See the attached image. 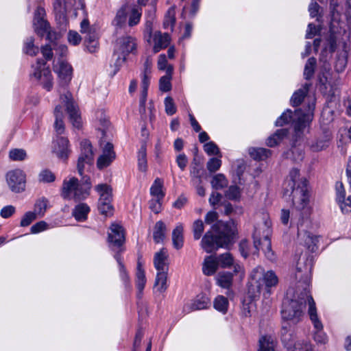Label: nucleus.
<instances>
[{"instance_id":"72a5a7b5","label":"nucleus","mask_w":351,"mask_h":351,"mask_svg":"<svg viewBox=\"0 0 351 351\" xmlns=\"http://www.w3.org/2000/svg\"><path fill=\"white\" fill-rule=\"evenodd\" d=\"M256 297H252L249 293V290L247 291V296L244 298L243 300L242 304V313L245 317H250L251 316V309L254 306V304L253 303V300Z\"/></svg>"},{"instance_id":"6e6d98bb","label":"nucleus","mask_w":351,"mask_h":351,"mask_svg":"<svg viewBox=\"0 0 351 351\" xmlns=\"http://www.w3.org/2000/svg\"><path fill=\"white\" fill-rule=\"evenodd\" d=\"M270 338L263 337L259 340L260 348L258 351H274L273 342L270 341Z\"/></svg>"},{"instance_id":"7c9ffc66","label":"nucleus","mask_w":351,"mask_h":351,"mask_svg":"<svg viewBox=\"0 0 351 351\" xmlns=\"http://www.w3.org/2000/svg\"><path fill=\"white\" fill-rule=\"evenodd\" d=\"M138 169L142 172H146L147 169L146 143H143L138 152Z\"/></svg>"},{"instance_id":"79ce46f5","label":"nucleus","mask_w":351,"mask_h":351,"mask_svg":"<svg viewBox=\"0 0 351 351\" xmlns=\"http://www.w3.org/2000/svg\"><path fill=\"white\" fill-rule=\"evenodd\" d=\"M142 14V9L141 8L134 7L130 12L128 25L130 27H133L137 25L141 19Z\"/></svg>"},{"instance_id":"de8ad7c7","label":"nucleus","mask_w":351,"mask_h":351,"mask_svg":"<svg viewBox=\"0 0 351 351\" xmlns=\"http://www.w3.org/2000/svg\"><path fill=\"white\" fill-rule=\"evenodd\" d=\"M192 229L194 239L199 240L201 238L204 230V226L202 220H195L193 223Z\"/></svg>"},{"instance_id":"f03ea898","label":"nucleus","mask_w":351,"mask_h":351,"mask_svg":"<svg viewBox=\"0 0 351 351\" xmlns=\"http://www.w3.org/2000/svg\"><path fill=\"white\" fill-rule=\"evenodd\" d=\"M237 226L233 219L226 222L217 221L202 237V247L207 253H212L220 247H227L234 242Z\"/></svg>"},{"instance_id":"1a4fd4ad","label":"nucleus","mask_w":351,"mask_h":351,"mask_svg":"<svg viewBox=\"0 0 351 351\" xmlns=\"http://www.w3.org/2000/svg\"><path fill=\"white\" fill-rule=\"evenodd\" d=\"M125 241L124 228L119 223H112L108 233V242L110 248L114 252V254L121 255L125 251Z\"/></svg>"},{"instance_id":"bb28decb","label":"nucleus","mask_w":351,"mask_h":351,"mask_svg":"<svg viewBox=\"0 0 351 351\" xmlns=\"http://www.w3.org/2000/svg\"><path fill=\"white\" fill-rule=\"evenodd\" d=\"M72 211V215L77 221H84L86 219L88 215V206L85 203L77 202Z\"/></svg>"},{"instance_id":"20e7f679","label":"nucleus","mask_w":351,"mask_h":351,"mask_svg":"<svg viewBox=\"0 0 351 351\" xmlns=\"http://www.w3.org/2000/svg\"><path fill=\"white\" fill-rule=\"evenodd\" d=\"M60 104L56 106L54 110V130L58 134H62L64 132L65 125L63 121L64 109L65 108L69 114V119L77 129H80L82 125V119L77 105L75 104L72 95L70 93L60 97Z\"/></svg>"},{"instance_id":"774afa93","label":"nucleus","mask_w":351,"mask_h":351,"mask_svg":"<svg viewBox=\"0 0 351 351\" xmlns=\"http://www.w3.org/2000/svg\"><path fill=\"white\" fill-rule=\"evenodd\" d=\"M82 38L80 34L75 31H70L68 34L69 42L74 45H78L81 42Z\"/></svg>"},{"instance_id":"b1692460","label":"nucleus","mask_w":351,"mask_h":351,"mask_svg":"<svg viewBox=\"0 0 351 351\" xmlns=\"http://www.w3.org/2000/svg\"><path fill=\"white\" fill-rule=\"evenodd\" d=\"M88 156L86 154V142L82 141L81 143V155L78 158L77 162V169L78 173L81 176H84V169L88 163L87 162Z\"/></svg>"},{"instance_id":"a878e982","label":"nucleus","mask_w":351,"mask_h":351,"mask_svg":"<svg viewBox=\"0 0 351 351\" xmlns=\"http://www.w3.org/2000/svg\"><path fill=\"white\" fill-rule=\"evenodd\" d=\"M183 226L181 224L178 225L172 232L173 245L176 250H180L184 244Z\"/></svg>"},{"instance_id":"412c9836","label":"nucleus","mask_w":351,"mask_h":351,"mask_svg":"<svg viewBox=\"0 0 351 351\" xmlns=\"http://www.w3.org/2000/svg\"><path fill=\"white\" fill-rule=\"evenodd\" d=\"M216 280L219 287L230 289L232 285L233 274L228 271H220L217 274Z\"/></svg>"},{"instance_id":"7ed1b4c3","label":"nucleus","mask_w":351,"mask_h":351,"mask_svg":"<svg viewBox=\"0 0 351 351\" xmlns=\"http://www.w3.org/2000/svg\"><path fill=\"white\" fill-rule=\"evenodd\" d=\"M290 193L292 196L293 206L300 211L302 217H308L310 214L307 180L305 178H300V171L296 168L292 169L289 178L285 182L284 194Z\"/></svg>"},{"instance_id":"9d476101","label":"nucleus","mask_w":351,"mask_h":351,"mask_svg":"<svg viewBox=\"0 0 351 351\" xmlns=\"http://www.w3.org/2000/svg\"><path fill=\"white\" fill-rule=\"evenodd\" d=\"M7 184L11 191L19 193L25 190L26 174L20 169H15L8 171L5 176Z\"/></svg>"},{"instance_id":"f8f14e48","label":"nucleus","mask_w":351,"mask_h":351,"mask_svg":"<svg viewBox=\"0 0 351 351\" xmlns=\"http://www.w3.org/2000/svg\"><path fill=\"white\" fill-rule=\"evenodd\" d=\"M33 75L43 85L45 88L48 90H50L52 86L51 75L49 69L45 67L43 62H37Z\"/></svg>"},{"instance_id":"4468645a","label":"nucleus","mask_w":351,"mask_h":351,"mask_svg":"<svg viewBox=\"0 0 351 351\" xmlns=\"http://www.w3.org/2000/svg\"><path fill=\"white\" fill-rule=\"evenodd\" d=\"M73 3L74 0H56L54 11L60 23L66 22V13L72 9Z\"/></svg>"},{"instance_id":"a18cd8bd","label":"nucleus","mask_w":351,"mask_h":351,"mask_svg":"<svg viewBox=\"0 0 351 351\" xmlns=\"http://www.w3.org/2000/svg\"><path fill=\"white\" fill-rule=\"evenodd\" d=\"M9 157L14 161H22L26 159L27 153L23 149H12L9 152Z\"/></svg>"},{"instance_id":"69168bd1","label":"nucleus","mask_w":351,"mask_h":351,"mask_svg":"<svg viewBox=\"0 0 351 351\" xmlns=\"http://www.w3.org/2000/svg\"><path fill=\"white\" fill-rule=\"evenodd\" d=\"M163 198H153L149 201V208L156 214L161 211L162 203Z\"/></svg>"},{"instance_id":"58836bf2","label":"nucleus","mask_w":351,"mask_h":351,"mask_svg":"<svg viewBox=\"0 0 351 351\" xmlns=\"http://www.w3.org/2000/svg\"><path fill=\"white\" fill-rule=\"evenodd\" d=\"M307 92H308L307 88L305 89L300 88V89L296 90L293 93V95H292V97L291 98V100H290L291 104L294 107L298 106L299 105H300L302 104V102L303 101L304 97H306Z\"/></svg>"},{"instance_id":"c756f323","label":"nucleus","mask_w":351,"mask_h":351,"mask_svg":"<svg viewBox=\"0 0 351 351\" xmlns=\"http://www.w3.org/2000/svg\"><path fill=\"white\" fill-rule=\"evenodd\" d=\"M250 156L256 160H263L271 155V151L265 148L251 147L248 150Z\"/></svg>"},{"instance_id":"603ef678","label":"nucleus","mask_w":351,"mask_h":351,"mask_svg":"<svg viewBox=\"0 0 351 351\" xmlns=\"http://www.w3.org/2000/svg\"><path fill=\"white\" fill-rule=\"evenodd\" d=\"M263 243L265 245V248H263L264 252L267 258L271 261L274 260L275 255L274 252L271 250V240L268 235H266L264 237Z\"/></svg>"},{"instance_id":"09e8293b","label":"nucleus","mask_w":351,"mask_h":351,"mask_svg":"<svg viewBox=\"0 0 351 351\" xmlns=\"http://www.w3.org/2000/svg\"><path fill=\"white\" fill-rule=\"evenodd\" d=\"M210 300L206 296H202L199 299H197L192 304V310H202L207 308L210 305Z\"/></svg>"},{"instance_id":"c03bdc74","label":"nucleus","mask_w":351,"mask_h":351,"mask_svg":"<svg viewBox=\"0 0 351 351\" xmlns=\"http://www.w3.org/2000/svg\"><path fill=\"white\" fill-rule=\"evenodd\" d=\"M34 25L35 27V31L40 35H43L44 33L47 32L49 29V24L41 17L35 18Z\"/></svg>"},{"instance_id":"423d86ee","label":"nucleus","mask_w":351,"mask_h":351,"mask_svg":"<svg viewBox=\"0 0 351 351\" xmlns=\"http://www.w3.org/2000/svg\"><path fill=\"white\" fill-rule=\"evenodd\" d=\"M136 40L132 36L122 37L117 40L116 47L112 56V58L115 59V70L113 75L119 70L122 64L125 62L126 56L136 50Z\"/></svg>"},{"instance_id":"473e14b6","label":"nucleus","mask_w":351,"mask_h":351,"mask_svg":"<svg viewBox=\"0 0 351 351\" xmlns=\"http://www.w3.org/2000/svg\"><path fill=\"white\" fill-rule=\"evenodd\" d=\"M175 23L176 12L174 8L171 7L165 14L163 21V27L165 29H168L170 27L171 30H172Z\"/></svg>"},{"instance_id":"2f4dec72","label":"nucleus","mask_w":351,"mask_h":351,"mask_svg":"<svg viewBox=\"0 0 351 351\" xmlns=\"http://www.w3.org/2000/svg\"><path fill=\"white\" fill-rule=\"evenodd\" d=\"M167 272L160 271L157 273L154 287L158 288L160 293L164 292L167 288Z\"/></svg>"},{"instance_id":"13d9d810","label":"nucleus","mask_w":351,"mask_h":351,"mask_svg":"<svg viewBox=\"0 0 351 351\" xmlns=\"http://www.w3.org/2000/svg\"><path fill=\"white\" fill-rule=\"evenodd\" d=\"M127 18V12L125 7H122L120 8L115 16L114 22L116 23V25L118 26H121L123 24H124L126 21Z\"/></svg>"},{"instance_id":"5701e85b","label":"nucleus","mask_w":351,"mask_h":351,"mask_svg":"<svg viewBox=\"0 0 351 351\" xmlns=\"http://www.w3.org/2000/svg\"><path fill=\"white\" fill-rule=\"evenodd\" d=\"M173 67L172 65H169L167 68L166 75L161 77L159 80V88L162 92H168L171 89V79Z\"/></svg>"},{"instance_id":"338daca9","label":"nucleus","mask_w":351,"mask_h":351,"mask_svg":"<svg viewBox=\"0 0 351 351\" xmlns=\"http://www.w3.org/2000/svg\"><path fill=\"white\" fill-rule=\"evenodd\" d=\"M48 228V224L44 221H40L34 224L30 229L31 233L37 234Z\"/></svg>"},{"instance_id":"5fc2aeb1","label":"nucleus","mask_w":351,"mask_h":351,"mask_svg":"<svg viewBox=\"0 0 351 351\" xmlns=\"http://www.w3.org/2000/svg\"><path fill=\"white\" fill-rule=\"evenodd\" d=\"M293 119V112L288 109L276 121V126H282L289 123Z\"/></svg>"},{"instance_id":"4d7b16f0","label":"nucleus","mask_w":351,"mask_h":351,"mask_svg":"<svg viewBox=\"0 0 351 351\" xmlns=\"http://www.w3.org/2000/svg\"><path fill=\"white\" fill-rule=\"evenodd\" d=\"M36 218V214L33 213V211L27 212L22 217L20 221V225L22 227L28 226Z\"/></svg>"},{"instance_id":"0e129e2a","label":"nucleus","mask_w":351,"mask_h":351,"mask_svg":"<svg viewBox=\"0 0 351 351\" xmlns=\"http://www.w3.org/2000/svg\"><path fill=\"white\" fill-rule=\"evenodd\" d=\"M329 138L326 136L324 140H317L311 145V149L315 152H319L328 146Z\"/></svg>"},{"instance_id":"e433bc0d","label":"nucleus","mask_w":351,"mask_h":351,"mask_svg":"<svg viewBox=\"0 0 351 351\" xmlns=\"http://www.w3.org/2000/svg\"><path fill=\"white\" fill-rule=\"evenodd\" d=\"M228 182L225 176L222 173L215 175L211 180V185L213 188L216 190L222 189L227 186Z\"/></svg>"},{"instance_id":"393cba45","label":"nucleus","mask_w":351,"mask_h":351,"mask_svg":"<svg viewBox=\"0 0 351 351\" xmlns=\"http://www.w3.org/2000/svg\"><path fill=\"white\" fill-rule=\"evenodd\" d=\"M167 227L162 221L156 223L154 228L153 238L156 243H161L165 238Z\"/></svg>"},{"instance_id":"dca6fc26","label":"nucleus","mask_w":351,"mask_h":351,"mask_svg":"<svg viewBox=\"0 0 351 351\" xmlns=\"http://www.w3.org/2000/svg\"><path fill=\"white\" fill-rule=\"evenodd\" d=\"M54 70L58 73L59 77L65 82H68L71 80L73 69L64 60H58L54 65Z\"/></svg>"},{"instance_id":"a19ab883","label":"nucleus","mask_w":351,"mask_h":351,"mask_svg":"<svg viewBox=\"0 0 351 351\" xmlns=\"http://www.w3.org/2000/svg\"><path fill=\"white\" fill-rule=\"evenodd\" d=\"M38 179L39 182L51 183L55 181L56 176L50 170L43 169L38 173Z\"/></svg>"},{"instance_id":"c9c22d12","label":"nucleus","mask_w":351,"mask_h":351,"mask_svg":"<svg viewBox=\"0 0 351 351\" xmlns=\"http://www.w3.org/2000/svg\"><path fill=\"white\" fill-rule=\"evenodd\" d=\"M163 182L160 178H156L150 189V193L156 198H163L165 193L162 191Z\"/></svg>"},{"instance_id":"680f3d73","label":"nucleus","mask_w":351,"mask_h":351,"mask_svg":"<svg viewBox=\"0 0 351 351\" xmlns=\"http://www.w3.org/2000/svg\"><path fill=\"white\" fill-rule=\"evenodd\" d=\"M204 151L209 155H219L220 154V151L217 145L210 141L209 143H207L204 146Z\"/></svg>"},{"instance_id":"2eb2a0df","label":"nucleus","mask_w":351,"mask_h":351,"mask_svg":"<svg viewBox=\"0 0 351 351\" xmlns=\"http://www.w3.org/2000/svg\"><path fill=\"white\" fill-rule=\"evenodd\" d=\"M168 253L166 248H162L159 252H156L154 257V265L158 272H168Z\"/></svg>"},{"instance_id":"0eeeda50","label":"nucleus","mask_w":351,"mask_h":351,"mask_svg":"<svg viewBox=\"0 0 351 351\" xmlns=\"http://www.w3.org/2000/svg\"><path fill=\"white\" fill-rule=\"evenodd\" d=\"M84 182L77 178L71 177L63 181L61 195L65 199L81 202L86 197V191L84 189Z\"/></svg>"},{"instance_id":"e2e57ef3","label":"nucleus","mask_w":351,"mask_h":351,"mask_svg":"<svg viewBox=\"0 0 351 351\" xmlns=\"http://www.w3.org/2000/svg\"><path fill=\"white\" fill-rule=\"evenodd\" d=\"M190 173L193 178L198 179V182H202L201 169L199 167L198 163L195 159H193V165L191 167Z\"/></svg>"},{"instance_id":"39448f33","label":"nucleus","mask_w":351,"mask_h":351,"mask_svg":"<svg viewBox=\"0 0 351 351\" xmlns=\"http://www.w3.org/2000/svg\"><path fill=\"white\" fill-rule=\"evenodd\" d=\"M278 283V278L273 271L265 272L262 267H256L250 274V280L248 282L249 293L252 297H259L263 289L270 293V289L276 287Z\"/></svg>"},{"instance_id":"4be33fe9","label":"nucleus","mask_w":351,"mask_h":351,"mask_svg":"<svg viewBox=\"0 0 351 351\" xmlns=\"http://www.w3.org/2000/svg\"><path fill=\"white\" fill-rule=\"evenodd\" d=\"M218 267L219 264L216 257L214 258L213 256H207L203 263V273L206 276H211L216 272Z\"/></svg>"},{"instance_id":"f3484780","label":"nucleus","mask_w":351,"mask_h":351,"mask_svg":"<svg viewBox=\"0 0 351 351\" xmlns=\"http://www.w3.org/2000/svg\"><path fill=\"white\" fill-rule=\"evenodd\" d=\"M295 120L294 123V131L297 137H300L309 120V115L304 113L301 110H296L294 112Z\"/></svg>"},{"instance_id":"49530a36","label":"nucleus","mask_w":351,"mask_h":351,"mask_svg":"<svg viewBox=\"0 0 351 351\" xmlns=\"http://www.w3.org/2000/svg\"><path fill=\"white\" fill-rule=\"evenodd\" d=\"M304 242L307 249L310 252H314L317 250V243L318 242V237L317 236L312 235L309 232H307Z\"/></svg>"},{"instance_id":"3c124183","label":"nucleus","mask_w":351,"mask_h":351,"mask_svg":"<svg viewBox=\"0 0 351 351\" xmlns=\"http://www.w3.org/2000/svg\"><path fill=\"white\" fill-rule=\"evenodd\" d=\"M225 195L230 200H239L241 197V190L238 186L232 185L226 191Z\"/></svg>"},{"instance_id":"4c0bfd02","label":"nucleus","mask_w":351,"mask_h":351,"mask_svg":"<svg viewBox=\"0 0 351 351\" xmlns=\"http://www.w3.org/2000/svg\"><path fill=\"white\" fill-rule=\"evenodd\" d=\"M99 35L94 29L92 32V29L89 27V53H95L97 52L99 48V43L98 41Z\"/></svg>"},{"instance_id":"f704fd0d","label":"nucleus","mask_w":351,"mask_h":351,"mask_svg":"<svg viewBox=\"0 0 351 351\" xmlns=\"http://www.w3.org/2000/svg\"><path fill=\"white\" fill-rule=\"evenodd\" d=\"M219 266L222 268H228L233 265L234 258L232 254L226 252L216 256Z\"/></svg>"},{"instance_id":"f257e3e1","label":"nucleus","mask_w":351,"mask_h":351,"mask_svg":"<svg viewBox=\"0 0 351 351\" xmlns=\"http://www.w3.org/2000/svg\"><path fill=\"white\" fill-rule=\"evenodd\" d=\"M313 265V256L299 258L295 273L299 285L293 298L287 297L283 300L281 315L284 320L290 321L293 324H297L301 320L308 298Z\"/></svg>"},{"instance_id":"aec40b11","label":"nucleus","mask_w":351,"mask_h":351,"mask_svg":"<svg viewBox=\"0 0 351 351\" xmlns=\"http://www.w3.org/2000/svg\"><path fill=\"white\" fill-rule=\"evenodd\" d=\"M146 283L145 271L142 264L138 261L136 273V285L138 291V297L141 298Z\"/></svg>"},{"instance_id":"6ab92c4d","label":"nucleus","mask_w":351,"mask_h":351,"mask_svg":"<svg viewBox=\"0 0 351 351\" xmlns=\"http://www.w3.org/2000/svg\"><path fill=\"white\" fill-rule=\"evenodd\" d=\"M307 302H308L309 308H308V314L310 316V318L312 321V322L314 324V327L316 329L320 330L323 328V325L322 322L319 320L317 311L315 308V303L312 298V296L310 295V291H308V298L307 300Z\"/></svg>"},{"instance_id":"ddd939ff","label":"nucleus","mask_w":351,"mask_h":351,"mask_svg":"<svg viewBox=\"0 0 351 351\" xmlns=\"http://www.w3.org/2000/svg\"><path fill=\"white\" fill-rule=\"evenodd\" d=\"M116 158L114 146L111 143H107L103 148V154L97 160V167L101 170L108 167Z\"/></svg>"},{"instance_id":"864d4df0","label":"nucleus","mask_w":351,"mask_h":351,"mask_svg":"<svg viewBox=\"0 0 351 351\" xmlns=\"http://www.w3.org/2000/svg\"><path fill=\"white\" fill-rule=\"evenodd\" d=\"M96 117L99 120L102 128H99L101 130L102 135L105 134V129L108 127L109 121L108 119L106 117L104 110H99L96 112Z\"/></svg>"},{"instance_id":"c85d7f7f","label":"nucleus","mask_w":351,"mask_h":351,"mask_svg":"<svg viewBox=\"0 0 351 351\" xmlns=\"http://www.w3.org/2000/svg\"><path fill=\"white\" fill-rule=\"evenodd\" d=\"M289 130L287 129H279L267 139V145L269 147H274L277 145L285 136H287Z\"/></svg>"},{"instance_id":"6e6552de","label":"nucleus","mask_w":351,"mask_h":351,"mask_svg":"<svg viewBox=\"0 0 351 351\" xmlns=\"http://www.w3.org/2000/svg\"><path fill=\"white\" fill-rule=\"evenodd\" d=\"M95 190L99 195L97 208L101 215L111 217L114 214V207L112 204V189L107 184H100L95 186Z\"/></svg>"},{"instance_id":"37998d69","label":"nucleus","mask_w":351,"mask_h":351,"mask_svg":"<svg viewBox=\"0 0 351 351\" xmlns=\"http://www.w3.org/2000/svg\"><path fill=\"white\" fill-rule=\"evenodd\" d=\"M228 301L223 295H218L214 300V307L216 310L226 313L228 310Z\"/></svg>"},{"instance_id":"cd10ccee","label":"nucleus","mask_w":351,"mask_h":351,"mask_svg":"<svg viewBox=\"0 0 351 351\" xmlns=\"http://www.w3.org/2000/svg\"><path fill=\"white\" fill-rule=\"evenodd\" d=\"M114 258L118 263L121 278L124 282L125 287L129 288L130 287V277L123 262L122 256L117 254L114 255Z\"/></svg>"},{"instance_id":"bf43d9fd","label":"nucleus","mask_w":351,"mask_h":351,"mask_svg":"<svg viewBox=\"0 0 351 351\" xmlns=\"http://www.w3.org/2000/svg\"><path fill=\"white\" fill-rule=\"evenodd\" d=\"M221 165V160L217 158H211L206 164V167L210 173L217 171Z\"/></svg>"},{"instance_id":"a211bd4d","label":"nucleus","mask_w":351,"mask_h":351,"mask_svg":"<svg viewBox=\"0 0 351 351\" xmlns=\"http://www.w3.org/2000/svg\"><path fill=\"white\" fill-rule=\"evenodd\" d=\"M154 46L153 48L154 53L159 52L161 49H165L170 44V36L168 34H161L160 32H156L154 35Z\"/></svg>"},{"instance_id":"8fccbe9b","label":"nucleus","mask_w":351,"mask_h":351,"mask_svg":"<svg viewBox=\"0 0 351 351\" xmlns=\"http://www.w3.org/2000/svg\"><path fill=\"white\" fill-rule=\"evenodd\" d=\"M47 201L45 199H39L36 202L34 206V210L33 213L36 214L37 217H42L44 216L47 208Z\"/></svg>"},{"instance_id":"052dcab7","label":"nucleus","mask_w":351,"mask_h":351,"mask_svg":"<svg viewBox=\"0 0 351 351\" xmlns=\"http://www.w3.org/2000/svg\"><path fill=\"white\" fill-rule=\"evenodd\" d=\"M165 112L169 115H173L176 112V107L173 99L171 97H167L165 99Z\"/></svg>"},{"instance_id":"9b49d317","label":"nucleus","mask_w":351,"mask_h":351,"mask_svg":"<svg viewBox=\"0 0 351 351\" xmlns=\"http://www.w3.org/2000/svg\"><path fill=\"white\" fill-rule=\"evenodd\" d=\"M52 152L59 159L65 160L71 152L68 138L65 136H57L54 138Z\"/></svg>"},{"instance_id":"ea45409f","label":"nucleus","mask_w":351,"mask_h":351,"mask_svg":"<svg viewBox=\"0 0 351 351\" xmlns=\"http://www.w3.org/2000/svg\"><path fill=\"white\" fill-rule=\"evenodd\" d=\"M317 60L314 57L308 59L304 71V75L306 80H310L314 75Z\"/></svg>"}]
</instances>
